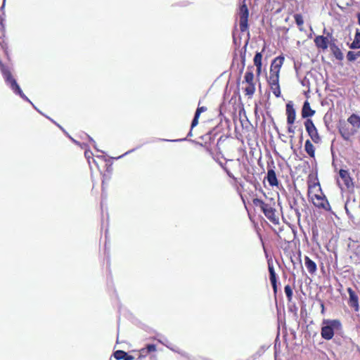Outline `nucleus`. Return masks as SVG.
<instances>
[{"label": "nucleus", "instance_id": "nucleus-1", "mask_svg": "<svg viewBox=\"0 0 360 360\" xmlns=\"http://www.w3.org/2000/svg\"><path fill=\"white\" fill-rule=\"evenodd\" d=\"M335 334L342 335L343 334L342 325L338 319H323L321 330V335L323 339L330 340Z\"/></svg>", "mask_w": 360, "mask_h": 360}, {"label": "nucleus", "instance_id": "nucleus-2", "mask_svg": "<svg viewBox=\"0 0 360 360\" xmlns=\"http://www.w3.org/2000/svg\"><path fill=\"white\" fill-rule=\"evenodd\" d=\"M284 61V57L279 56L271 63L269 75L267 77L268 84L271 90H280L279 72Z\"/></svg>", "mask_w": 360, "mask_h": 360}, {"label": "nucleus", "instance_id": "nucleus-3", "mask_svg": "<svg viewBox=\"0 0 360 360\" xmlns=\"http://www.w3.org/2000/svg\"><path fill=\"white\" fill-rule=\"evenodd\" d=\"M239 91H224L223 101L220 105L221 109L229 110H236L240 104V96Z\"/></svg>", "mask_w": 360, "mask_h": 360}, {"label": "nucleus", "instance_id": "nucleus-4", "mask_svg": "<svg viewBox=\"0 0 360 360\" xmlns=\"http://www.w3.org/2000/svg\"><path fill=\"white\" fill-rule=\"evenodd\" d=\"M253 205L260 207L265 217L273 224H278L279 219L276 215V210L271 205L265 203L262 200L254 198L252 200Z\"/></svg>", "mask_w": 360, "mask_h": 360}, {"label": "nucleus", "instance_id": "nucleus-5", "mask_svg": "<svg viewBox=\"0 0 360 360\" xmlns=\"http://www.w3.org/2000/svg\"><path fill=\"white\" fill-rule=\"evenodd\" d=\"M238 16L240 31L245 32L248 30L249 11L245 3V0L243 1V4L240 6Z\"/></svg>", "mask_w": 360, "mask_h": 360}, {"label": "nucleus", "instance_id": "nucleus-6", "mask_svg": "<svg viewBox=\"0 0 360 360\" xmlns=\"http://www.w3.org/2000/svg\"><path fill=\"white\" fill-rule=\"evenodd\" d=\"M304 126L308 135L315 143L321 142V139L318 133V130L311 119H307L304 122Z\"/></svg>", "mask_w": 360, "mask_h": 360}, {"label": "nucleus", "instance_id": "nucleus-7", "mask_svg": "<svg viewBox=\"0 0 360 360\" xmlns=\"http://www.w3.org/2000/svg\"><path fill=\"white\" fill-rule=\"evenodd\" d=\"M338 131L342 139L345 141H349L351 136L356 132V129L350 127L345 122H340Z\"/></svg>", "mask_w": 360, "mask_h": 360}, {"label": "nucleus", "instance_id": "nucleus-8", "mask_svg": "<svg viewBox=\"0 0 360 360\" xmlns=\"http://www.w3.org/2000/svg\"><path fill=\"white\" fill-rule=\"evenodd\" d=\"M312 202L314 206L323 208L326 210L330 209V205L324 195L315 194L311 198Z\"/></svg>", "mask_w": 360, "mask_h": 360}, {"label": "nucleus", "instance_id": "nucleus-9", "mask_svg": "<svg viewBox=\"0 0 360 360\" xmlns=\"http://www.w3.org/2000/svg\"><path fill=\"white\" fill-rule=\"evenodd\" d=\"M271 165H274V162H271ZM266 179L271 186H277L278 185V181L274 171V166L271 167L269 165H268Z\"/></svg>", "mask_w": 360, "mask_h": 360}, {"label": "nucleus", "instance_id": "nucleus-10", "mask_svg": "<svg viewBox=\"0 0 360 360\" xmlns=\"http://www.w3.org/2000/svg\"><path fill=\"white\" fill-rule=\"evenodd\" d=\"M339 175L340 177L344 181V184L347 188L354 187L353 179L350 176L348 170L340 169L339 171Z\"/></svg>", "mask_w": 360, "mask_h": 360}, {"label": "nucleus", "instance_id": "nucleus-11", "mask_svg": "<svg viewBox=\"0 0 360 360\" xmlns=\"http://www.w3.org/2000/svg\"><path fill=\"white\" fill-rule=\"evenodd\" d=\"M347 292L349 293V305L354 308L356 311L359 309V298L356 292L351 288H347Z\"/></svg>", "mask_w": 360, "mask_h": 360}, {"label": "nucleus", "instance_id": "nucleus-12", "mask_svg": "<svg viewBox=\"0 0 360 360\" xmlns=\"http://www.w3.org/2000/svg\"><path fill=\"white\" fill-rule=\"evenodd\" d=\"M287 123L292 124L295 122L296 113L291 101L286 104Z\"/></svg>", "mask_w": 360, "mask_h": 360}, {"label": "nucleus", "instance_id": "nucleus-13", "mask_svg": "<svg viewBox=\"0 0 360 360\" xmlns=\"http://www.w3.org/2000/svg\"><path fill=\"white\" fill-rule=\"evenodd\" d=\"M254 80V74L252 70L248 68V71L245 72V81L246 83L249 84L248 86L245 88V90H255V86L253 82Z\"/></svg>", "mask_w": 360, "mask_h": 360}, {"label": "nucleus", "instance_id": "nucleus-14", "mask_svg": "<svg viewBox=\"0 0 360 360\" xmlns=\"http://www.w3.org/2000/svg\"><path fill=\"white\" fill-rule=\"evenodd\" d=\"M201 101H199L198 105H200ZM207 110V108L205 106H198V108L195 110L193 119L191 122V128H194L197 124H198V119L200 115V114L203 112H205Z\"/></svg>", "mask_w": 360, "mask_h": 360}, {"label": "nucleus", "instance_id": "nucleus-15", "mask_svg": "<svg viewBox=\"0 0 360 360\" xmlns=\"http://www.w3.org/2000/svg\"><path fill=\"white\" fill-rule=\"evenodd\" d=\"M315 113V110H312L310 107L309 103L306 101H304L302 109V116L303 118H308L313 116Z\"/></svg>", "mask_w": 360, "mask_h": 360}, {"label": "nucleus", "instance_id": "nucleus-16", "mask_svg": "<svg viewBox=\"0 0 360 360\" xmlns=\"http://www.w3.org/2000/svg\"><path fill=\"white\" fill-rule=\"evenodd\" d=\"M315 44L318 48L326 49L328 46V39L323 36H318L314 39Z\"/></svg>", "mask_w": 360, "mask_h": 360}, {"label": "nucleus", "instance_id": "nucleus-17", "mask_svg": "<svg viewBox=\"0 0 360 360\" xmlns=\"http://www.w3.org/2000/svg\"><path fill=\"white\" fill-rule=\"evenodd\" d=\"M289 205L291 210H293L295 215L297 218L298 221L300 220L301 213L300 212V208L298 205L297 200L294 197L292 200H289Z\"/></svg>", "mask_w": 360, "mask_h": 360}, {"label": "nucleus", "instance_id": "nucleus-18", "mask_svg": "<svg viewBox=\"0 0 360 360\" xmlns=\"http://www.w3.org/2000/svg\"><path fill=\"white\" fill-rule=\"evenodd\" d=\"M347 122L352 126V128L357 129L360 128V117L356 114L351 115L348 119Z\"/></svg>", "mask_w": 360, "mask_h": 360}, {"label": "nucleus", "instance_id": "nucleus-19", "mask_svg": "<svg viewBox=\"0 0 360 360\" xmlns=\"http://www.w3.org/2000/svg\"><path fill=\"white\" fill-rule=\"evenodd\" d=\"M114 357L117 360H133L134 356L128 354L126 352L122 350H117L114 352Z\"/></svg>", "mask_w": 360, "mask_h": 360}, {"label": "nucleus", "instance_id": "nucleus-20", "mask_svg": "<svg viewBox=\"0 0 360 360\" xmlns=\"http://www.w3.org/2000/svg\"><path fill=\"white\" fill-rule=\"evenodd\" d=\"M304 260H305V266H306L308 271L310 274L315 273L317 269L316 263L307 256L305 257Z\"/></svg>", "mask_w": 360, "mask_h": 360}, {"label": "nucleus", "instance_id": "nucleus-21", "mask_svg": "<svg viewBox=\"0 0 360 360\" xmlns=\"http://www.w3.org/2000/svg\"><path fill=\"white\" fill-rule=\"evenodd\" d=\"M330 48L336 59L340 60L343 59V53L338 46H336L335 44H332L330 45Z\"/></svg>", "mask_w": 360, "mask_h": 360}, {"label": "nucleus", "instance_id": "nucleus-22", "mask_svg": "<svg viewBox=\"0 0 360 360\" xmlns=\"http://www.w3.org/2000/svg\"><path fill=\"white\" fill-rule=\"evenodd\" d=\"M304 150L306 153L311 157L315 156V148L309 140H307L304 143Z\"/></svg>", "mask_w": 360, "mask_h": 360}, {"label": "nucleus", "instance_id": "nucleus-23", "mask_svg": "<svg viewBox=\"0 0 360 360\" xmlns=\"http://www.w3.org/2000/svg\"><path fill=\"white\" fill-rule=\"evenodd\" d=\"M349 48L352 49H357L360 48V32H356L353 41L349 44Z\"/></svg>", "mask_w": 360, "mask_h": 360}, {"label": "nucleus", "instance_id": "nucleus-24", "mask_svg": "<svg viewBox=\"0 0 360 360\" xmlns=\"http://www.w3.org/2000/svg\"><path fill=\"white\" fill-rule=\"evenodd\" d=\"M359 57H360V51H348L347 54V58L349 61H354L356 60Z\"/></svg>", "mask_w": 360, "mask_h": 360}, {"label": "nucleus", "instance_id": "nucleus-25", "mask_svg": "<svg viewBox=\"0 0 360 360\" xmlns=\"http://www.w3.org/2000/svg\"><path fill=\"white\" fill-rule=\"evenodd\" d=\"M269 279H270L273 290H274V292L276 293L277 292L276 274L274 273V274H269Z\"/></svg>", "mask_w": 360, "mask_h": 360}, {"label": "nucleus", "instance_id": "nucleus-26", "mask_svg": "<svg viewBox=\"0 0 360 360\" xmlns=\"http://www.w3.org/2000/svg\"><path fill=\"white\" fill-rule=\"evenodd\" d=\"M284 292L285 293L288 300L291 301V300L292 298L293 292H292V290L291 287L289 285H287L285 286Z\"/></svg>", "mask_w": 360, "mask_h": 360}, {"label": "nucleus", "instance_id": "nucleus-27", "mask_svg": "<svg viewBox=\"0 0 360 360\" xmlns=\"http://www.w3.org/2000/svg\"><path fill=\"white\" fill-rule=\"evenodd\" d=\"M262 53L257 52L254 57V64L256 67H259V65H262Z\"/></svg>", "mask_w": 360, "mask_h": 360}, {"label": "nucleus", "instance_id": "nucleus-28", "mask_svg": "<svg viewBox=\"0 0 360 360\" xmlns=\"http://www.w3.org/2000/svg\"><path fill=\"white\" fill-rule=\"evenodd\" d=\"M18 95L20 96L22 99L28 101L32 104V105L34 107V108L37 110L40 114H42V112L37 108V107L29 100V98L23 94V91H15Z\"/></svg>", "mask_w": 360, "mask_h": 360}, {"label": "nucleus", "instance_id": "nucleus-29", "mask_svg": "<svg viewBox=\"0 0 360 360\" xmlns=\"http://www.w3.org/2000/svg\"><path fill=\"white\" fill-rule=\"evenodd\" d=\"M171 350L181 354V356H185L186 358H189L188 355L187 353L184 352H182L181 350H180L179 348L176 347H173L171 343H169V347Z\"/></svg>", "mask_w": 360, "mask_h": 360}, {"label": "nucleus", "instance_id": "nucleus-30", "mask_svg": "<svg viewBox=\"0 0 360 360\" xmlns=\"http://www.w3.org/2000/svg\"><path fill=\"white\" fill-rule=\"evenodd\" d=\"M155 339L167 347H169V342L166 338L160 336V338H155Z\"/></svg>", "mask_w": 360, "mask_h": 360}, {"label": "nucleus", "instance_id": "nucleus-31", "mask_svg": "<svg viewBox=\"0 0 360 360\" xmlns=\"http://www.w3.org/2000/svg\"><path fill=\"white\" fill-rule=\"evenodd\" d=\"M145 349L147 350V352L149 354L152 352L156 351V346L153 344H149V345H147V346L145 347Z\"/></svg>", "mask_w": 360, "mask_h": 360}, {"label": "nucleus", "instance_id": "nucleus-32", "mask_svg": "<svg viewBox=\"0 0 360 360\" xmlns=\"http://www.w3.org/2000/svg\"><path fill=\"white\" fill-rule=\"evenodd\" d=\"M42 115L45 116L47 119H49L50 121H51L54 124H56L58 128H60L64 133L67 134L65 129L61 127L58 123H57L56 121H54L53 119H51L50 117L45 115L44 113L41 114Z\"/></svg>", "mask_w": 360, "mask_h": 360}, {"label": "nucleus", "instance_id": "nucleus-33", "mask_svg": "<svg viewBox=\"0 0 360 360\" xmlns=\"http://www.w3.org/2000/svg\"><path fill=\"white\" fill-rule=\"evenodd\" d=\"M295 22H296V23H297V25H303V23H304V20H303V19H302V15H296L295 16Z\"/></svg>", "mask_w": 360, "mask_h": 360}, {"label": "nucleus", "instance_id": "nucleus-34", "mask_svg": "<svg viewBox=\"0 0 360 360\" xmlns=\"http://www.w3.org/2000/svg\"><path fill=\"white\" fill-rule=\"evenodd\" d=\"M92 153L91 150H85V152H84V155H85V158L87 159L89 163L90 164V158H91V156H92Z\"/></svg>", "mask_w": 360, "mask_h": 360}, {"label": "nucleus", "instance_id": "nucleus-35", "mask_svg": "<svg viewBox=\"0 0 360 360\" xmlns=\"http://www.w3.org/2000/svg\"><path fill=\"white\" fill-rule=\"evenodd\" d=\"M148 354V352L147 350L144 348H142L139 350V356L140 357H145Z\"/></svg>", "mask_w": 360, "mask_h": 360}, {"label": "nucleus", "instance_id": "nucleus-36", "mask_svg": "<svg viewBox=\"0 0 360 360\" xmlns=\"http://www.w3.org/2000/svg\"><path fill=\"white\" fill-rule=\"evenodd\" d=\"M268 270H269V274L276 273L273 264H271L269 262H268Z\"/></svg>", "mask_w": 360, "mask_h": 360}, {"label": "nucleus", "instance_id": "nucleus-37", "mask_svg": "<svg viewBox=\"0 0 360 360\" xmlns=\"http://www.w3.org/2000/svg\"><path fill=\"white\" fill-rule=\"evenodd\" d=\"M84 136L94 144V147L96 148L95 141L86 134H84Z\"/></svg>", "mask_w": 360, "mask_h": 360}, {"label": "nucleus", "instance_id": "nucleus-38", "mask_svg": "<svg viewBox=\"0 0 360 360\" xmlns=\"http://www.w3.org/2000/svg\"><path fill=\"white\" fill-rule=\"evenodd\" d=\"M134 150H135V149H131V150H129V151L126 152L124 154H123V155H120L119 157H117V159H120V158H121L124 157V155H127V154H129V153H131V152H133V151H134Z\"/></svg>", "mask_w": 360, "mask_h": 360}, {"label": "nucleus", "instance_id": "nucleus-39", "mask_svg": "<svg viewBox=\"0 0 360 360\" xmlns=\"http://www.w3.org/2000/svg\"><path fill=\"white\" fill-rule=\"evenodd\" d=\"M1 48L4 49L6 54H7V44H1Z\"/></svg>", "mask_w": 360, "mask_h": 360}, {"label": "nucleus", "instance_id": "nucleus-40", "mask_svg": "<svg viewBox=\"0 0 360 360\" xmlns=\"http://www.w3.org/2000/svg\"><path fill=\"white\" fill-rule=\"evenodd\" d=\"M224 169L229 177L234 178L233 175L226 168H224Z\"/></svg>", "mask_w": 360, "mask_h": 360}, {"label": "nucleus", "instance_id": "nucleus-41", "mask_svg": "<svg viewBox=\"0 0 360 360\" xmlns=\"http://www.w3.org/2000/svg\"><path fill=\"white\" fill-rule=\"evenodd\" d=\"M270 96V91H265V94L264 95V98H266V99H269Z\"/></svg>", "mask_w": 360, "mask_h": 360}, {"label": "nucleus", "instance_id": "nucleus-42", "mask_svg": "<svg viewBox=\"0 0 360 360\" xmlns=\"http://www.w3.org/2000/svg\"><path fill=\"white\" fill-rule=\"evenodd\" d=\"M276 97L278 98L281 95V91H273Z\"/></svg>", "mask_w": 360, "mask_h": 360}, {"label": "nucleus", "instance_id": "nucleus-43", "mask_svg": "<svg viewBox=\"0 0 360 360\" xmlns=\"http://www.w3.org/2000/svg\"><path fill=\"white\" fill-rule=\"evenodd\" d=\"M288 131L289 133H292V134H294L295 133V130L292 127H289L288 129Z\"/></svg>", "mask_w": 360, "mask_h": 360}, {"label": "nucleus", "instance_id": "nucleus-44", "mask_svg": "<svg viewBox=\"0 0 360 360\" xmlns=\"http://www.w3.org/2000/svg\"><path fill=\"white\" fill-rule=\"evenodd\" d=\"M257 68V72L258 74H259L261 72V70H262V65H259V67H256Z\"/></svg>", "mask_w": 360, "mask_h": 360}, {"label": "nucleus", "instance_id": "nucleus-45", "mask_svg": "<svg viewBox=\"0 0 360 360\" xmlns=\"http://www.w3.org/2000/svg\"><path fill=\"white\" fill-rule=\"evenodd\" d=\"M254 92H255V91H246V94H247L248 96H252V95H253Z\"/></svg>", "mask_w": 360, "mask_h": 360}, {"label": "nucleus", "instance_id": "nucleus-46", "mask_svg": "<svg viewBox=\"0 0 360 360\" xmlns=\"http://www.w3.org/2000/svg\"><path fill=\"white\" fill-rule=\"evenodd\" d=\"M70 139H71V140H72L74 143H75L76 144H77V145H79V146H80V143H79L78 141H75V139H73L72 138H70ZM81 147H82V148H83V146H82V145H81Z\"/></svg>", "mask_w": 360, "mask_h": 360}, {"label": "nucleus", "instance_id": "nucleus-47", "mask_svg": "<svg viewBox=\"0 0 360 360\" xmlns=\"http://www.w3.org/2000/svg\"><path fill=\"white\" fill-rule=\"evenodd\" d=\"M321 312L323 313L324 312V304L323 303H321Z\"/></svg>", "mask_w": 360, "mask_h": 360}, {"label": "nucleus", "instance_id": "nucleus-48", "mask_svg": "<svg viewBox=\"0 0 360 360\" xmlns=\"http://www.w3.org/2000/svg\"><path fill=\"white\" fill-rule=\"evenodd\" d=\"M357 19H358V22L360 25V13L357 14Z\"/></svg>", "mask_w": 360, "mask_h": 360}, {"label": "nucleus", "instance_id": "nucleus-49", "mask_svg": "<svg viewBox=\"0 0 360 360\" xmlns=\"http://www.w3.org/2000/svg\"><path fill=\"white\" fill-rule=\"evenodd\" d=\"M192 129H193V128H191V130H190V131H189V132H188V136H192Z\"/></svg>", "mask_w": 360, "mask_h": 360}, {"label": "nucleus", "instance_id": "nucleus-50", "mask_svg": "<svg viewBox=\"0 0 360 360\" xmlns=\"http://www.w3.org/2000/svg\"><path fill=\"white\" fill-rule=\"evenodd\" d=\"M186 140V139H177V140H173L172 141H184Z\"/></svg>", "mask_w": 360, "mask_h": 360}, {"label": "nucleus", "instance_id": "nucleus-51", "mask_svg": "<svg viewBox=\"0 0 360 360\" xmlns=\"http://www.w3.org/2000/svg\"><path fill=\"white\" fill-rule=\"evenodd\" d=\"M301 201H302V203L303 205H304V203H305V200H304V198L301 197Z\"/></svg>", "mask_w": 360, "mask_h": 360}, {"label": "nucleus", "instance_id": "nucleus-52", "mask_svg": "<svg viewBox=\"0 0 360 360\" xmlns=\"http://www.w3.org/2000/svg\"><path fill=\"white\" fill-rule=\"evenodd\" d=\"M345 210H346V213L347 214V215H349V212L348 209L347 208V207H345Z\"/></svg>", "mask_w": 360, "mask_h": 360}, {"label": "nucleus", "instance_id": "nucleus-53", "mask_svg": "<svg viewBox=\"0 0 360 360\" xmlns=\"http://www.w3.org/2000/svg\"><path fill=\"white\" fill-rule=\"evenodd\" d=\"M98 158H101V159H103L104 157L103 156H97Z\"/></svg>", "mask_w": 360, "mask_h": 360}, {"label": "nucleus", "instance_id": "nucleus-54", "mask_svg": "<svg viewBox=\"0 0 360 360\" xmlns=\"http://www.w3.org/2000/svg\"><path fill=\"white\" fill-rule=\"evenodd\" d=\"M92 160H93V162H94L96 165H97V162H96V160H94V159H92Z\"/></svg>", "mask_w": 360, "mask_h": 360}]
</instances>
